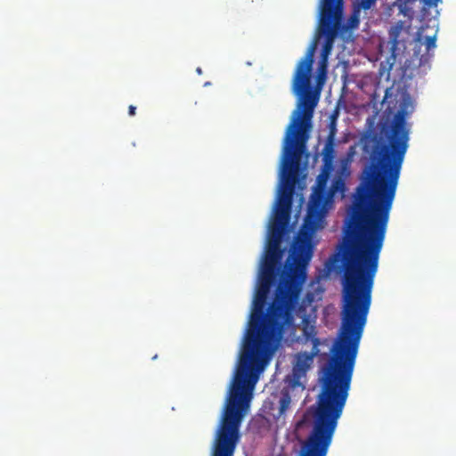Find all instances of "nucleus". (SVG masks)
I'll use <instances>...</instances> for the list:
<instances>
[{"instance_id": "nucleus-23", "label": "nucleus", "mask_w": 456, "mask_h": 456, "mask_svg": "<svg viewBox=\"0 0 456 456\" xmlns=\"http://www.w3.org/2000/svg\"><path fill=\"white\" fill-rule=\"evenodd\" d=\"M136 114V106L130 105L128 106V115L133 117Z\"/></svg>"}, {"instance_id": "nucleus-25", "label": "nucleus", "mask_w": 456, "mask_h": 456, "mask_svg": "<svg viewBox=\"0 0 456 456\" xmlns=\"http://www.w3.org/2000/svg\"><path fill=\"white\" fill-rule=\"evenodd\" d=\"M196 72L200 73V68H196Z\"/></svg>"}, {"instance_id": "nucleus-20", "label": "nucleus", "mask_w": 456, "mask_h": 456, "mask_svg": "<svg viewBox=\"0 0 456 456\" xmlns=\"http://www.w3.org/2000/svg\"><path fill=\"white\" fill-rule=\"evenodd\" d=\"M424 45H426L427 50H432L436 47V35L428 36L426 37V41H424Z\"/></svg>"}, {"instance_id": "nucleus-24", "label": "nucleus", "mask_w": 456, "mask_h": 456, "mask_svg": "<svg viewBox=\"0 0 456 456\" xmlns=\"http://www.w3.org/2000/svg\"><path fill=\"white\" fill-rule=\"evenodd\" d=\"M208 86H209V82H206V83L204 84V86H205V87H207Z\"/></svg>"}, {"instance_id": "nucleus-16", "label": "nucleus", "mask_w": 456, "mask_h": 456, "mask_svg": "<svg viewBox=\"0 0 456 456\" xmlns=\"http://www.w3.org/2000/svg\"><path fill=\"white\" fill-rule=\"evenodd\" d=\"M345 191V183L342 177H337L332 180L330 190H327L332 197L337 193H343Z\"/></svg>"}, {"instance_id": "nucleus-9", "label": "nucleus", "mask_w": 456, "mask_h": 456, "mask_svg": "<svg viewBox=\"0 0 456 456\" xmlns=\"http://www.w3.org/2000/svg\"><path fill=\"white\" fill-rule=\"evenodd\" d=\"M377 4V0H354L353 4V14L349 18L350 28H355L360 22V12L370 10Z\"/></svg>"}, {"instance_id": "nucleus-11", "label": "nucleus", "mask_w": 456, "mask_h": 456, "mask_svg": "<svg viewBox=\"0 0 456 456\" xmlns=\"http://www.w3.org/2000/svg\"><path fill=\"white\" fill-rule=\"evenodd\" d=\"M322 155L324 167L330 168L334 159V141H332V135L327 137L324 148L322 150Z\"/></svg>"}, {"instance_id": "nucleus-18", "label": "nucleus", "mask_w": 456, "mask_h": 456, "mask_svg": "<svg viewBox=\"0 0 456 456\" xmlns=\"http://www.w3.org/2000/svg\"><path fill=\"white\" fill-rule=\"evenodd\" d=\"M281 257V252L265 251L263 265H273L279 264Z\"/></svg>"}, {"instance_id": "nucleus-7", "label": "nucleus", "mask_w": 456, "mask_h": 456, "mask_svg": "<svg viewBox=\"0 0 456 456\" xmlns=\"http://www.w3.org/2000/svg\"><path fill=\"white\" fill-rule=\"evenodd\" d=\"M315 352H299L294 355L292 365L293 379L297 382L303 378L313 365Z\"/></svg>"}, {"instance_id": "nucleus-22", "label": "nucleus", "mask_w": 456, "mask_h": 456, "mask_svg": "<svg viewBox=\"0 0 456 456\" xmlns=\"http://www.w3.org/2000/svg\"><path fill=\"white\" fill-rule=\"evenodd\" d=\"M441 0H423L424 6L435 7L438 5Z\"/></svg>"}, {"instance_id": "nucleus-19", "label": "nucleus", "mask_w": 456, "mask_h": 456, "mask_svg": "<svg viewBox=\"0 0 456 456\" xmlns=\"http://www.w3.org/2000/svg\"><path fill=\"white\" fill-rule=\"evenodd\" d=\"M271 283H258L255 297L268 298Z\"/></svg>"}, {"instance_id": "nucleus-21", "label": "nucleus", "mask_w": 456, "mask_h": 456, "mask_svg": "<svg viewBox=\"0 0 456 456\" xmlns=\"http://www.w3.org/2000/svg\"><path fill=\"white\" fill-rule=\"evenodd\" d=\"M336 134H337L336 119L333 118L330 124V134H328L327 137H330L332 135V141H334V138L336 137Z\"/></svg>"}, {"instance_id": "nucleus-14", "label": "nucleus", "mask_w": 456, "mask_h": 456, "mask_svg": "<svg viewBox=\"0 0 456 456\" xmlns=\"http://www.w3.org/2000/svg\"><path fill=\"white\" fill-rule=\"evenodd\" d=\"M285 232H269L268 244L265 251L281 252V243Z\"/></svg>"}, {"instance_id": "nucleus-6", "label": "nucleus", "mask_w": 456, "mask_h": 456, "mask_svg": "<svg viewBox=\"0 0 456 456\" xmlns=\"http://www.w3.org/2000/svg\"><path fill=\"white\" fill-rule=\"evenodd\" d=\"M332 198L327 191H314L310 197L307 215L304 222L322 224L323 216H325V208L327 202Z\"/></svg>"}, {"instance_id": "nucleus-17", "label": "nucleus", "mask_w": 456, "mask_h": 456, "mask_svg": "<svg viewBox=\"0 0 456 456\" xmlns=\"http://www.w3.org/2000/svg\"><path fill=\"white\" fill-rule=\"evenodd\" d=\"M328 168L329 167H324L318 175V178H316L315 191H327V181L329 177Z\"/></svg>"}, {"instance_id": "nucleus-1", "label": "nucleus", "mask_w": 456, "mask_h": 456, "mask_svg": "<svg viewBox=\"0 0 456 456\" xmlns=\"http://www.w3.org/2000/svg\"><path fill=\"white\" fill-rule=\"evenodd\" d=\"M303 284L281 276L273 300L267 308L268 297L253 298L239 363L223 414L246 416L258 373L263 370L266 359L275 352L281 332L298 305Z\"/></svg>"}, {"instance_id": "nucleus-4", "label": "nucleus", "mask_w": 456, "mask_h": 456, "mask_svg": "<svg viewBox=\"0 0 456 456\" xmlns=\"http://www.w3.org/2000/svg\"><path fill=\"white\" fill-rule=\"evenodd\" d=\"M322 227V224L303 222L292 246L293 263L288 265L284 277L304 284L307 277L305 266L313 256L314 246L311 240L314 232Z\"/></svg>"}, {"instance_id": "nucleus-13", "label": "nucleus", "mask_w": 456, "mask_h": 456, "mask_svg": "<svg viewBox=\"0 0 456 456\" xmlns=\"http://www.w3.org/2000/svg\"><path fill=\"white\" fill-rule=\"evenodd\" d=\"M276 265H262L261 274H259L258 283L273 284L275 279Z\"/></svg>"}, {"instance_id": "nucleus-3", "label": "nucleus", "mask_w": 456, "mask_h": 456, "mask_svg": "<svg viewBox=\"0 0 456 456\" xmlns=\"http://www.w3.org/2000/svg\"><path fill=\"white\" fill-rule=\"evenodd\" d=\"M344 0H321L320 4V35L325 36V43L322 48L321 69L326 72L328 55L330 54L333 41L338 33L347 29L343 24Z\"/></svg>"}, {"instance_id": "nucleus-8", "label": "nucleus", "mask_w": 456, "mask_h": 456, "mask_svg": "<svg viewBox=\"0 0 456 456\" xmlns=\"http://www.w3.org/2000/svg\"><path fill=\"white\" fill-rule=\"evenodd\" d=\"M291 210L274 209L273 221L270 222L269 232H285L290 222Z\"/></svg>"}, {"instance_id": "nucleus-15", "label": "nucleus", "mask_w": 456, "mask_h": 456, "mask_svg": "<svg viewBox=\"0 0 456 456\" xmlns=\"http://www.w3.org/2000/svg\"><path fill=\"white\" fill-rule=\"evenodd\" d=\"M291 403L290 394L287 390L281 391V397L279 400V414L278 418L283 416L286 411L289 409Z\"/></svg>"}, {"instance_id": "nucleus-2", "label": "nucleus", "mask_w": 456, "mask_h": 456, "mask_svg": "<svg viewBox=\"0 0 456 456\" xmlns=\"http://www.w3.org/2000/svg\"><path fill=\"white\" fill-rule=\"evenodd\" d=\"M314 52H308L297 65L292 78V92L299 97L297 110L286 130L281 159V187L275 208L291 210L294 188L302 174V158L308 159L307 141L310 120L317 96L310 85Z\"/></svg>"}, {"instance_id": "nucleus-10", "label": "nucleus", "mask_w": 456, "mask_h": 456, "mask_svg": "<svg viewBox=\"0 0 456 456\" xmlns=\"http://www.w3.org/2000/svg\"><path fill=\"white\" fill-rule=\"evenodd\" d=\"M402 31L403 24L401 22L396 23L389 28L388 38L390 44V53H392L393 57H395V55L398 54L401 45L404 46V43L400 39Z\"/></svg>"}, {"instance_id": "nucleus-5", "label": "nucleus", "mask_w": 456, "mask_h": 456, "mask_svg": "<svg viewBox=\"0 0 456 456\" xmlns=\"http://www.w3.org/2000/svg\"><path fill=\"white\" fill-rule=\"evenodd\" d=\"M245 417L223 414L214 436L211 456H234L240 440V426Z\"/></svg>"}, {"instance_id": "nucleus-12", "label": "nucleus", "mask_w": 456, "mask_h": 456, "mask_svg": "<svg viewBox=\"0 0 456 456\" xmlns=\"http://www.w3.org/2000/svg\"><path fill=\"white\" fill-rule=\"evenodd\" d=\"M302 331L304 338L307 340L313 341L314 347H316L319 345V339L315 337V326L313 323H311L308 317L303 318Z\"/></svg>"}]
</instances>
